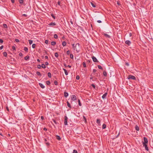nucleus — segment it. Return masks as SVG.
Masks as SVG:
<instances>
[{"instance_id":"nucleus-1","label":"nucleus","mask_w":153,"mask_h":153,"mask_svg":"<svg viewBox=\"0 0 153 153\" xmlns=\"http://www.w3.org/2000/svg\"><path fill=\"white\" fill-rule=\"evenodd\" d=\"M107 33H109V35H108L107 33H106V37H107L109 39V41H111L112 40L111 37V36L112 35V33L111 32H107Z\"/></svg>"},{"instance_id":"nucleus-2","label":"nucleus","mask_w":153,"mask_h":153,"mask_svg":"<svg viewBox=\"0 0 153 153\" xmlns=\"http://www.w3.org/2000/svg\"><path fill=\"white\" fill-rule=\"evenodd\" d=\"M79 43L76 44L74 48V50H76L77 52H78L79 51Z\"/></svg>"},{"instance_id":"nucleus-3","label":"nucleus","mask_w":153,"mask_h":153,"mask_svg":"<svg viewBox=\"0 0 153 153\" xmlns=\"http://www.w3.org/2000/svg\"><path fill=\"white\" fill-rule=\"evenodd\" d=\"M144 141L143 142V144H144L148 143V140L147 139L146 137H143Z\"/></svg>"},{"instance_id":"nucleus-4","label":"nucleus","mask_w":153,"mask_h":153,"mask_svg":"<svg viewBox=\"0 0 153 153\" xmlns=\"http://www.w3.org/2000/svg\"><path fill=\"white\" fill-rule=\"evenodd\" d=\"M128 79H133V80H135L136 77L132 75H130L128 76Z\"/></svg>"},{"instance_id":"nucleus-5","label":"nucleus","mask_w":153,"mask_h":153,"mask_svg":"<svg viewBox=\"0 0 153 153\" xmlns=\"http://www.w3.org/2000/svg\"><path fill=\"white\" fill-rule=\"evenodd\" d=\"M65 120H64V124L65 125H68V122H67V120H68V117H67L65 116Z\"/></svg>"},{"instance_id":"nucleus-6","label":"nucleus","mask_w":153,"mask_h":153,"mask_svg":"<svg viewBox=\"0 0 153 153\" xmlns=\"http://www.w3.org/2000/svg\"><path fill=\"white\" fill-rule=\"evenodd\" d=\"M92 58L93 59V61L94 62H98V61L97 59V58L94 56H92Z\"/></svg>"},{"instance_id":"nucleus-7","label":"nucleus","mask_w":153,"mask_h":153,"mask_svg":"<svg viewBox=\"0 0 153 153\" xmlns=\"http://www.w3.org/2000/svg\"><path fill=\"white\" fill-rule=\"evenodd\" d=\"M71 99L72 100L74 101L76 100V97L75 95H72Z\"/></svg>"},{"instance_id":"nucleus-8","label":"nucleus","mask_w":153,"mask_h":153,"mask_svg":"<svg viewBox=\"0 0 153 153\" xmlns=\"http://www.w3.org/2000/svg\"><path fill=\"white\" fill-rule=\"evenodd\" d=\"M125 44L127 45H130L131 44V42L128 40H126L125 42Z\"/></svg>"},{"instance_id":"nucleus-9","label":"nucleus","mask_w":153,"mask_h":153,"mask_svg":"<svg viewBox=\"0 0 153 153\" xmlns=\"http://www.w3.org/2000/svg\"><path fill=\"white\" fill-rule=\"evenodd\" d=\"M143 146L145 147V149L146 151H149V149H148V147L147 144H143Z\"/></svg>"},{"instance_id":"nucleus-10","label":"nucleus","mask_w":153,"mask_h":153,"mask_svg":"<svg viewBox=\"0 0 153 153\" xmlns=\"http://www.w3.org/2000/svg\"><path fill=\"white\" fill-rule=\"evenodd\" d=\"M39 84L40 87L42 88H45V86L42 83H39Z\"/></svg>"},{"instance_id":"nucleus-11","label":"nucleus","mask_w":153,"mask_h":153,"mask_svg":"<svg viewBox=\"0 0 153 153\" xmlns=\"http://www.w3.org/2000/svg\"><path fill=\"white\" fill-rule=\"evenodd\" d=\"M48 25L49 26H51V25L54 26V25H56V24L54 22H51V23H49L48 24Z\"/></svg>"},{"instance_id":"nucleus-12","label":"nucleus","mask_w":153,"mask_h":153,"mask_svg":"<svg viewBox=\"0 0 153 153\" xmlns=\"http://www.w3.org/2000/svg\"><path fill=\"white\" fill-rule=\"evenodd\" d=\"M64 96L65 97H67L68 95V93L66 92H64Z\"/></svg>"},{"instance_id":"nucleus-13","label":"nucleus","mask_w":153,"mask_h":153,"mask_svg":"<svg viewBox=\"0 0 153 153\" xmlns=\"http://www.w3.org/2000/svg\"><path fill=\"white\" fill-rule=\"evenodd\" d=\"M63 70L65 72V74L66 75H68V73L67 71L65 68H63Z\"/></svg>"},{"instance_id":"nucleus-14","label":"nucleus","mask_w":153,"mask_h":153,"mask_svg":"<svg viewBox=\"0 0 153 153\" xmlns=\"http://www.w3.org/2000/svg\"><path fill=\"white\" fill-rule=\"evenodd\" d=\"M56 138L57 139L60 140L61 139L59 135H56Z\"/></svg>"},{"instance_id":"nucleus-15","label":"nucleus","mask_w":153,"mask_h":153,"mask_svg":"<svg viewBox=\"0 0 153 153\" xmlns=\"http://www.w3.org/2000/svg\"><path fill=\"white\" fill-rule=\"evenodd\" d=\"M51 44L52 45L54 46L56 44V42L54 41L52 42H51Z\"/></svg>"},{"instance_id":"nucleus-16","label":"nucleus","mask_w":153,"mask_h":153,"mask_svg":"<svg viewBox=\"0 0 153 153\" xmlns=\"http://www.w3.org/2000/svg\"><path fill=\"white\" fill-rule=\"evenodd\" d=\"M62 44L63 46H66V43L65 42L63 41L62 42Z\"/></svg>"},{"instance_id":"nucleus-17","label":"nucleus","mask_w":153,"mask_h":153,"mask_svg":"<svg viewBox=\"0 0 153 153\" xmlns=\"http://www.w3.org/2000/svg\"><path fill=\"white\" fill-rule=\"evenodd\" d=\"M48 77L49 78L51 77V73L49 72L48 74Z\"/></svg>"},{"instance_id":"nucleus-18","label":"nucleus","mask_w":153,"mask_h":153,"mask_svg":"<svg viewBox=\"0 0 153 153\" xmlns=\"http://www.w3.org/2000/svg\"><path fill=\"white\" fill-rule=\"evenodd\" d=\"M3 55L5 57H6L7 56V53L6 52H4L3 53Z\"/></svg>"},{"instance_id":"nucleus-19","label":"nucleus","mask_w":153,"mask_h":153,"mask_svg":"<svg viewBox=\"0 0 153 153\" xmlns=\"http://www.w3.org/2000/svg\"><path fill=\"white\" fill-rule=\"evenodd\" d=\"M97 123L98 124H100V119H97Z\"/></svg>"},{"instance_id":"nucleus-20","label":"nucleus","mask_w":153,"mask_h":153,"mask_svg":"<svg viewBox=\"0 0 153 153\" xmlns=\"http://www.w3.org/2000/svg\"><path fill=\"white\" fill-rule=\"evenodd\" d=\"M41 67L43 68H46V66L45 65L43 64H42Z\"/></svg>"},{"instance_id":"nucleus-21","label":"nucleus","mask_w":153,"mask_h":153,"mask_svg":"<svg viewBox=\"0 0 153 153\" xmlns=\"http://www.w3.org/2000/svg\"><path fill=\"white\" fill-rule=\"evenodd\" d=\"M30 57L29 56H26L25 57V60H27V59H29V58Z\"/></svg>"},{"instance_id":"nucleus-22","label":"nucleus","mask_w":153,"mask_h":153,"mask_svg":"<svg viewBox=\"0 0 153 153\" xmlns=\"http://www.w3.org/2000/svg\"><path fill=\"white\" fill-rule=\"evenodd\" d=\"M67 106L68 107H69V108H71V105H70V103L69 102H68L67 101Z\"/></svg>"},{"instance_id":"nucleus-23","label":"nucleus","mask_w":153,"mask_h":153,"mask_svg":"<svg viewBox=\"0 0 153 153\" xmlns=\"http://www.w3.org/2000/svg\"><path fill=\"white\" fill-rule=\"evenodd\" d=\"M36 73V74L38 76H41V74L40 72L39 71H37Z\"/></svg>"},{"instance_id":"nucleus-24","label":"nucleus","mask_w":153,"mask_h":153,"mask_svg":"<svg viewBox=\"0 0 153 153\" xmlns=\"http://www.w3.org/2000/svg\"><path fill=\"white\" fill-rule=\"evenodd\" d=\"M78 104H79V105L80 106H81L82 105V104L80 102V100L79 99H78Z\"/></svg>"},{"instance_id":"nucleus-25","label":"nucleus","mask_w":153,"mask_h":153,"mask_svg":"<svg viewBox=\"0 0 153 153\" xmlns=\"http://www.w3.org/2000/svg\"><path fill=\"white\" fill-rule=\"evenodd\" d=\"M3 26L5 28H7V25L5 24H3Z\"/></svg>"},{"instance_id":"nucleus-26","label":"nucleus","mask_w":153,"mask_h":153,"mask_svg":"<svg viewBox=\"0 0 153 153\" xmlns=\"http://www.w3.org/2000/svg\"><path fill=\"white\" fill-rule=\"evenodd\" d=\"M135 129L137 131H139V127L136 125L135 127Z\"/></svg>"},{"instance_id":"nucleus-27","label":"nucleus","mask_w":153,"mask_h":153,"mask_svg":"<svg viewBox=\"0 0 153 153\" xmlns=\"http://www.w3.org/2000/svg\"><path fill=\"white\" fill-rule=\"evenodd\" d=\"M24 50L25 51L27 52L28 51V48L26 47H25L24 48Z\"/></svg>"},{"instance_id":"nucleus-28","label":"nucleus","mask_w":153,"mask_h":153,"mask_svg":"<svg viewBox=\"0 0 153 153\" xmlns=\"http://www.w3.org/2000/svg\"><path fill=\"white\" fill-rule=\"evenodd\" d=\"M54 83L55 85H58V82L56 81V80L54 81Z\"/></svg>"},{"instance_id":"nucleus-29","label":"nucleus","mask_w":153,"mask_h":153,"mask_svg":"<svg viewBox=\"0 0 153 153\" xmlns=\"http://www.w3.org/2000/svg\"><path fill=\"white\" fill-rule=\"evenodd\" d=\"M36 44H33L32 45V47L33 48H34L36 47Z\"/></svg>"},{"instance_id":"nucleus-30","label":"nucleus","mask_w":153,"mask_h":153,"mask_svg":"<svg viewBox=\"0 0 153 153\" xmlns=\"http://www.w3.org/2000/svg\"><path fill=\"white\" fill-rule=\"evenodd\" d=\"M55 56L56 57H57L58 56V54L56 52L55 53Z\"/></svg>"},{"instance_id":"nucleus-31","label":"nucleus","mask_w":153,"mask_h":153,"mask_svg":"<svg viewBox=\"0 0 153 153\" xmlns=\"http://www.w3.org/2000/svg\"><path fill=\"white\" fill-rule=\"evenodd\" d=\"M54 37L55 39H57L58 38V36L56 34H55L54 36Z\"/></svg>"},{"instance_id":"nucleus-32","label":"nucleus","mask_w":153,"mask_h":153,"mask_svg":"<svg viewBox=\"0 0 153 153\" xmlns=\"http://www.w3.org/2000/svg\"><path fill=\"white\" fill-rule=\"evenodd\" d=\"M28 41L30 45H31L33 43V41L31 40H29Z\"/></svg>"},{"instance_id":"nucleus-33","label":"nucleus","mask_w":153,"mask_h":153,"mask_svg":"<svg viewBox=\"0 0 153 153\" xmlns=\"http://www.w3.org/2000/svg\"><path fill=\"white\" fill-rule=\"evenodd\" d=\"M70 57L71 59H73L74 57L73 55L72 54H70Z\"/></svg>"},{"instance_id":"nucleus-34","label":"nucleus","mask_w":153,"mask_h":153,"mask_svg":"<svg viewBox=\"0 0 153 153\" xmlns=\"http://www.w3.org/2000/svg\"><path fill=\"white\" fill-rule=\"evenodd\" d=\"M52 120L53 122L56 124H57V123L56 121L53 119Z\"/></svg>"},{"instance_id":"nucleus-35","label":"nucleus","mask_w":153,"mask_h":153,"mask_svg":"<svg viewBox=\"0 0 153 153\" xmlns=\"http://www.w3.org/2000/svg\"><path fill=\"white\" fill-rule=\"evenodd\" d=\"M46 84L47 85H49L50 84V82L49 81H46Z\"/></svg>"},{"instance_id":"nucleus-36","label":"nucleus","mask_w":153,"mask_h":153,"mask_svg":"<svg viewBox=\"0 0 153 153\" xmlns=\"http://www.w3.org/2000/svg\"><path fill=\"white\" fill-rule=\"evenodd\" d=\"M41 66L40 65H37V67L39 69H40L41 68Z\"/></svg>"},{"instance_id":"nucleus-37","label":"nucleus","mask_w":153,"mask_h":153,"mask_svg":"<svg viewBox=\"0 0 153 153\" xmlns=\"http://www.w3.org/2000/svg\"><path fill=\"white\" fill-rule=\"evenodd\" d=\"M91 5H92V6L93 7H95L96 6L92 2H91Z\"/></svg>"},{"instance_id":"nucleus-38","label":"nucleus","mask_w":153,"mask_h":153,"mask_svg":"<svg viewBox=\"0 0 153 153\" xmlns=\"http://www.w3.org/2000/svg\"><path fill=\"white\" fill-rule=\"evenodd\" d=\"M98 68L100 69H102V67H101V66L100 65H98Z\"/></svg>"},{"instance_id":"nucleus-39","label":"nucleus","mask_w":153,"mask_h":153,"mask_svg":"<svg viewBox=\"0 0 153 153\" xmlns=\"http://www.w3.org/2000/svg\"><path fill=\"white\" fill-rule=\"evenodd\" d=\"M73 153H78L77 151L76 150H74L73 151Z\"/></svg>"},{"instance_id":"nucleus-40","label":"nucleus","mask_w":153,"mask_h":153,"mask_svg":"<svg viewBox=\"0 0 153 153\" xmlns=\"http://www.w3.org/2000/svg\"><path fill=\"white\" fill-rule=\"evenodd\" d=\"M76 79L77 80L79 79V76H78V75L77 76H76Z\"/></svg>"},{"instance_id":"nucleus-41","label":"nucleus","mask_w":153,"mask_h":153,"mask_svg":"<svg viewBox=\"0 0 153 153\" xmlns=\"http://www.w3.org/2000/svg\"><path fill=\"white\" fill-rule=\"evenodd\" d=\"M48 40H45V43L47 44L48 43Z\"/></svg>"},{"instance_id":"nucleus-42","label":"nucleus","mask_w":153,"mask_h":153,"mask_svg":"<svg viewBox=\"0 0 153 153\" xmlns=\"http://www.w3.org/2000/svg\"><path fill=\"white\" fill-rule=\"evenodd\" d=\"M19 3L20 4H22L23 3V0H19Z\"/></svg>"},{"instance_id":"nucleus-43","label":"nucleus","mask_w":153,"mask_h":153,"mask_svg":"<svg viewBox=\"0 0 153 153\" xmlns=\"http://www.w3.org/2000/svg\"><path fill=\"white\" fill-rule=\"evenodd\" d=\"M83 67H86V64H85V62H83Z\"/></svg>"},{"instance_id":"nucleus-44","label":"nucleus","mask_w":153,"mask_h":153,"mask_svg":"<svg viewBox=\"0 0 153 153\" xmlns=\"http://www.w3.org/2000/svg\"><path fill=\"white\" fill-rule=\"evenodd\" d=\"M102 97L103 99L105 98V93L103 94V95H102Z\"/></svg>"},{"instance_id":"nucleus-45","label":"nucleus","mask_w":153,"mask_h":153,"mask_svg":"<svg viewBox=\"0 0 153 153\" xmlns=\"http://www.w3.org/2000/svg\"><path fill=\"white\" fill-rule=\"evenodd\" d=\"M102 128L105 129V124H104L102 125Z\"/></svg>"},{"instance_id":"nucleus-46","label":"nucleus","mask_w":153,"mask_h":153,"mask_svg":"<svg viewBox=\"0 0 153 153\" xmlns=\"http://www.w3.org/2000/svg\"><path fill=\"white\" fill-rule=\"evenodd\" d=\"M45 144L48 146L50 145V144L48 142H46Z\"/></svg>"},{"instance_id":"nucleus-47","label":"nucleus","mask_w":153,"mask_h":153,"mask_svg":"<svg viewBox=\"0 0 153 153\" xmlns=\"http://www.w3.org/2000/svg\"><path fill=\"white\" fill-rule=\"evenodd\" d=\"M51 16L54 19H55V16L53 14H51Z\"/></svg>"},{"instance_id":"nucleus-48","label":"nucleus","mask_w":153,"mask_h":153,"mask_svg":"<svg viewBox=\"0 0 153 153\" xmlns=\"http://www.w3.org/2000/svg\"><path fill=\"white\" fill-rule=\"evenodd\" d=\"M83 119H84V120L86 122V118L84 116H83Z\"/></svg>"},{"instance_id":"nucleus-49","label":"nucleus","mask_w":153,"mask_h":153,"mask_svg":"<svg viewBox=\"0 0 153 153\" xmlns=\"http://www.w3.org/2000/svg\"><path fill=\"white\" fill-rule=\"evenodd\" d=\"M91 86L94 88H95V85L94 84H92L91 85Z\"/></svg>"},{"instance_id":"nucleus-50","label":"nucleus","mask_w":153,"mask_h":153,"mask_svg":"<svg viewBox=\"0 0 153 153\" xmlns=\"http://www.w3.org/2000/svg\"><path fill=\"white\" fill-rule=\"evenodd\" d=\"M70 51H68L67 52V54L68 55H69L70 54Z\"/></svg>"},{"instance_id":"nucleus-51","label":"nucleus","mask_w":153,"mask_h":153,"mask_svg":"<svg viewBox=\"0 0 153 153\" xmlns=\"http://www.w3.org/2000/svg\"><path fill=\"white\" fill-rule=\"evenodd\" d=\"M4 46L3 45L1 46V47H0V49L1 50L3 49V48Z\"/></svg>"},{"instance_id":"nucleus-52","label":"nucleus","mask_w":153,"mask_h":153,"mask_svg":"<svg viewBox=\"0 0 153 153\" xmlns=\"http://www.w3.org/2000/svg\"><path fill=\"white\" fill-rule=\"evenodd\" d=\"M3 40H2V39H0V42L1 43H2L3 42Z\"/></svg>"},{"instance_id":"nucleus-53","label":"nucleus","mask_w":153,"mask_h":153,"mask_svg":"<svg viewBox=\"0 0 153 153\" xmlns=\"http://www.w3.org/2000/svg\"><path fill=\"white\" fill-rule=\"evenodd\" d=\"M15 40L16 42H19V40L18 39H15Z\"/></svg>"},{"instance_id":"nucleus-54","label":"nucleus","mask_w":153,"mask_h":153,"mask_svg":"<svg viewBox=\"0 0 153 153\" xmlns=\"http://www.w3.org/2000/svg\"><path fill=\"white\" fill-rule=\"evenodd\" d=\"M12 48L13 50H15V48L14 46H13L12 47Z\"/></svg>"},{"instance_id":"nucleus-55","label":"nucleus","mask_w":153,"mask_h":153,"mask_svg":"<svg viewBox=\"0 0 153 153\" xmlns=\"http://www.w3.org/2000/svg\"><path fill=\"white\" fill-rule=\"evenodd\" d=\"M96 71H97V70L95 69H94L93 70V73H95V72H96Z\"/></svg>"},{"instance_id":"nucleus-56","label":"nucleus","mask_w":153,"mask_h":153,"mask_svg":"<svg viewBox=\"0 0 153 153\" xmlns=\"http://www.w3.org/2000/svg\"><path fill=\"white\" fill-rule=\"evenodd\" d=\"M19 55L20 56H22V53H19Z\"/></svg>"},{"instance_id":"nucleus-57","label":"nucleus","mask_w":153,"mask_h":153,"mask_svg":"<svg viewBox=\"0 0 153 153\" xmlns=\"http://www.w3.org/2000/svg\"><path fill=\"white\" fill-rule=\"evenodd\" d=\"M22 16H25V17H27V15L25 14H23L22 15Z\"/></svg>"},{"instance_id":"nucleus-58","label":"nucleus","mask_w":153,"mask_h":153,"mask_svg":"<svg viewBox=\"0 0 153 153\" xmlns=\"http://www.w3.org/2000/svg\"><path fill=\"white\" fill-rule=\"evenodd\" d=\"M45 58L46 59H48V56H45Z\"/></svg>"},{"instance_id":"nucleus-59","label":"nucleus","mask_w":153,"mask_h":153,"mask_svg":"<svg viewBox=\"0 0 153 153\" xmlns=\"http://www.w3.org/2000/svg\"><path fill=\"white\" fill-rule=\"evenodd\" d=\"M48 65V63L46 62H45V65Z\"/></svg>"},{"instance_id":"nucleus-60","label":"nucleus","mask_w":153,"mask_h":153,"mask_svg":"<svg viewBox=\"0 0 153 153\" xmlns=\"http://www.w3.org/2000/svg\"><path fill=\"white\" fill-rule=\"evenodd\" d=\"M41 119L42 120H43L44 119V117H43V116H41Z\"/></svg>"},{"instance_id":"nucleus-61","label":"nucleus","mask_w":153,"mask_h":153,"mask_svg":"<svg viewBox=\"0 0 153 153\" xmlns=\"http://www.w3.org/2000/svg\"><path fill=\"white\" fill-rule=\"evenodd\" d=\"M103 74L104 76H105V71H104L103 72Z\"/></svg>"},{"instance_id":"nucleus-62","label":"nucleus","mask_w":153,"mask_h":153,"mask_svg":"<svg viewBox=\"0 0 153 153\" xmlns=\"http://www.w3.org/2000/svg\"><path fill=\"white\" fill-rule=\"evenodd\" d=\"M58 4L59 5H60V1H58Z\"/></svg>"},{"instance_id":"nucleus-63","label":"nucleus","mask_w":153,"mask_h":153,"mask_svg":"<svg viewBox=\"0 0 153 153\" xmlns=\"http://www.w3.org/2000/svg\"><path fill=\"white\" fill-rule=\"evenodd\" d=\"M72 46H73V47L74 48V46H75V45H74V44H72Z\"/></svg>"},{"instance_id":"nucleus-64","label":"nucleus","mask_w":153,"mask_h":153,"mask_svg":"<svg viewBox=\"0 0 153 153\" xmlns=\"http://www.w3.org/2000/svg\"><path fill=\"white\" fill-rule=\"evenodd\" d=\"M43 130L45 131L47 130V128H43Z\"/></svg>"}]
</instances>
